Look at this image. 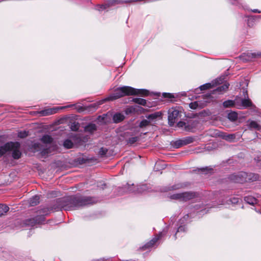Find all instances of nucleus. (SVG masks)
Instances as JSON below:
<instances>
[{
	"label": "nucleus",
	"mask_w": 261,
	"mask_h": 261,
	"mask_svg": "<svg viewBox=\"0 0 261 261\" xmlns=\"http://www.w3.org/2000/svg\"><path fill=\"white\" fill-rule=\"evenodd\" d=\"M93 197L75 195L64 199H58L57 202L60 208L66 211L74 210L80 206H83L95 203Z\"/></svg>",
	"instance_id": "f257e3e1"
},
{
	"label": "nucleus",
	"mask_w": 261,
	"mask_h": 261,
	"mask_svg": "<svg viewBox=\"0 0 261 261\" xmlns=\"http://www.w3.org/2000/svg\"><path fill=\"white\" fill-rule=\"evenodd\" d=\"M149 91L145 89H137L129 86H123L115 89L114 93L108 97V100H114L124 96L129 95L146 96L149 95Z\"/></svg>",
	"instance_id": "f03ea898"
},
{
	"label": "nucleus",
	"mask_w": 261,
	"mask_h": 261,
	"mask_svg": "<svg viewBox=\"0 0 261 261\" xmlns=\"http://www.w3.org/2000/svg\"><path fill=\"white\" fill-rule=\"evenodd\" d=\"M48 208H43L37 211L36 216L25 221V224L30 226H34L37 224H42L45 221V216L48 215Z\"/></svg>",
	"instance_id": "7ed1b4c3"
},
{
	"label": "nucleus",
	"mask_w": 261,
	"mask_h": 261,
	"mask_svg": "<svg viewBox=\"0 0 261 261\" xmlns=\"http://www.w3.org/2000/svg\"><path fill=\"white\" fill-rule=\"evenodd\" d=\"M259 176L254 173L248 174L244 172H241L237 174H232L230 176V179L234 182L243 183L247 181H255L258 180Z\"/></svg>",
	"instance_id": "20e7f679"
},
{
	"label": "nucleus",
	"mask_w": 261,
	"mask_h": 261,
	"mask_svg": "<svg viewBox=\"0 0 261 261\" xmlns=\"http://www.w3.org/2000/svg\"><path fill=\"white\" fill-rule=\"evenodd\" d=\"M180 113L179 107H173L168 110V119L170 126H172L174 125L179 117Z\"/></svg>",
	"instance_id": "39448f33"
},
{
	"label": "nucleus",
	"mask_w": 261,
	"mask_h": 261,
	"mask_svg": "<svg viewBox=\"0 0 261 261\" xmlns=\"http://www.w3.org/2000/svg\"><path fill=\"white\" fill-rule=\"evenodd\" d=\"M10 143L13 144L12 147H10L9 151L12 152V157L13 159L15 160H18L19 158H21V152L19 150L20 148V144L19 143L16 142H10Z\"/></svg>",
	"instance_id": "423d86ee"
},
{
	"label": "nucleus",
	"mask_w": 261,
	"mask_h": 261,
	"mask_svg": "<svg viewBox=\"0 0 261 261\" xmlns=\"http://www.w3.org/2000/svg\"><path fill=\"white\" fill-rule=\"evenodd\" d=\"M73 106V105H69V106H67L65 107L49 108V109H45L44 110H42V111H40L39 113L42 116H48V115H52V114L57 113V112L59 110L63 109L66 108L71 107Z\"/></svg>",
	"instance_id": "0eeeda50"
},
{
	"label": "nucleus",
	"mask_w": 261,
	"mask_h": 261,
	"mask_svg": "<svg viewBox=\"0 0 261 261\" xmlns=\"http://www.w3.org/2000/svg\"><path fill=\"white\" fill-rule=\"evenodd\" d=\"M261 57V53H244L240 56L241 59L244 62L252 61L253 59Z\"/></svg>",
	"instance_id": "6e6552de"
},
{
	"label": "nucleus",
	"mask_w": 261,
	"mask_h": 261,
	"mask_svg": "<svg viewBox=\"0 0 261 261\" xmlns=\"http://www.w3.org/2000/svg\"><path fill=\"white\" fill-rule=\"evenodd\" d=\"M224 80V77H220L213 81L211 83H206L200 87L201 90H205L213 88L215 86L221 84Z\"/></svg>",
	"instance_id": "1a4fd4ad"
},
{
	"label": "nucleus",
	"mask_w": 261,
	"mask_h": 261,
	"mask_svg": "<svg viewBox=\"0 0 261 261\" xmlns=\"http://www.w3.org/2000/svg\"><path fill=\"white\" fill-rule=\"evenodd\" d=\"M253 104L249 99H241V102L240 103L237 100V103L236 104V108L242 109L243 108H247L252 107Z\"/></svg>",
	"instance_id": "9d476101"
},
{
	"label": "nucleus",
	"mask_w": 261,
	"mask_h": 261,
	"mask_svg": "<svg viewBox=\"0 0 261 261\" xmlns=\"http://www.w3.org/2000/svg\"><path fill=\"white\" fill-rule=\"evenodd\" d=\"M196 193L193 192H186L181 193V201H187L195 198Z\"/></svg>",
	"instance_id": "9b49d317"
},
{
	"label": "nucleus",
	"mask_w": 261,
	"mask_h": 261,
	"mask_svg": "<svg viewBox=\"0 0 261 261\" xmlns=\"http://www.w3.org/2000/svg\"><path fill=\"white\" fill-rule=\"evenodd\" d=\"M13 144L8 142L4 144L3 146L0 147V158L4 155L6 152L9 151L10 147L12 146Z\"/></svg>",
	"instance_id": "f8f14e48"
},
{
	"label": "nucleus",
	"mask_w": 261,
	"mask_h": 261,
	"mask_svg": "<svg viewBox=\"0 0 261 261\" xmlns=\"http://www.w3.org/2000/svg\"><path fill=\"white\" fill-rule=\"evenodd\" d=\"M229 86V84L228 83H225L223 85L219 86L213 91L214 93H218L219 94H222L226 92L228 90Z\"/></svg>",
	"instance_id": "ddd939ff"
},
{
	"label": "nucleus",
	"mask_w": 261,
	"mask_h": 261,
	"mask_svg": "<svg viewBox=\"0 0 261 261\" xmlns=\"http://www.w3.org/2000/svg\"><path fill=\"white\" fill-rule=\"evenodd\" d=\"M237 103V99L234 100H227L223 102V106L224 108H230L234 107L236 108V104Z\"/></svg>",
	"instance_id": "4468645a"
},
{
	"label": "nucleus",
	"mask_w": 261,
	"mask_h": 261,
	"mask_svg": "<svg viewBox=\"0 0 261 261\" xmlns=\"http://www.w3.org/2000/svg\"><path fill=\"white\" fill-rule=\"evenodd\" d=\"M248 127L250 129L254 128L257 130H261V126L255 121H248Z\"/></svg>",
	"instance_id": "2eb2a0df"
},
{
	"label": "nucleus",
	"mask_w": 261,
	"mask_h": 261,
	"mask_svg": "<svg viewBox=\"0 0 261 261\" xmlns=\"http://www.w3.org/2000/svg\"><path fill=\"white\" fill-rule=\"evenodd\" d=\"M124 118V116L123 114L118 113L113 116V120L115 123H119L123 121Z\"/></svg>",
	"instance_id": "dca6fc26"
},
{
	"label": "nucleus",
	"mask_w": 261,
	"mask_h": 261,
	"mask_svg": "<svg viewBox=\"0 0 261 261\" xmlns=\"http://www.w3.org/2000/svg\"><path fill=\"white\" fill-rule=\"evenodd\" d=\"M40 197L38 195H35L31 198L29 200V203L31 206H35L39 203Z\"/></svg>",
	"instance_id": "f3484780"
},
{
	"label": "nucleus",
	"mask_w": 261,
	"mask_h": 261,
	"mask_svg": "<svg viewBox=\"0 0 261 261\" xmlns=\"http://www.w3.org/2000/svg\"><path fill=\"white\" fill-rule=\"evenodd\" d=\"M197 122L193 121L189 122L188 124L185 126V130L189 132H193V129L196 126Z\"/></svg>",
	"instance_id": "a211bd4d"
},
{
	"label": "nucleus",
	"mask_w": 261,
	"mask_h": 261,
	"mask_svg": "<svg viewBox=\"0 0 261 261\" xmlns=\"http://www.w3.org/2000/svg\"><path fill=\"white\" fill-rule=\"evenodd\" d=\"M220 136L223 139L229 141H231L236 138V135L234 134H226L222 133Z\"/></svg>",
	"instance_id": "6ab92c4d"
},
{
	"label": "nucleus",
	"mask_w": 261,
	"mask_h": 261,
	"mask_svg": "<svg viewBox=\"0 0 261 261\" xmlns=\"http://www.w3.org/2000/svg\"><path fill=\"white\" fill-rule=\"evenodd\" d=\"M96 130V125L95 124L90 123L85 127V130L90 133H93Z\"/></svg>",
	"instance_id": "aec40b11"
},
{
	"label": "nucleus",
	"mask_w": 261,
	"mask_h": 261,
	"mask_svg": "<svg viewBox=\"0 0 261 261\" xmlns=\"http://www.w3.org/2000/svg\"><path fill=\"white\" fill-rule=\"evenodd\" d=\"M9 210V207L7 205L0 204V217L5 215Z\"/></svg>",
	"instance_id": "412c9836"
},
{
	"label": "nucleus",
	"mask_w": 261,
	"mask_h": 261,
	"mask_svg": "<svg viewBox=\"0 0 261 261\" xmlns=\"http://www.w3.org/2000/svg\"><path fill=\"white\" fill-rule=\"evenodd\" d=\"M134 102L145 106L146 105L147 102L146 100L144 99L141 98H133L132 100Z\"/></svg>",
	"instance_id": "4be33fe9"
},
{
	"label": "nucleus",
	"mask_w": 261,
	"mask_h": 261,
	"mask_svg": "<svg viewBox=\"0 0 261 261\" xmlns=\"http://www.w3.org/2000/svg\"><path fill=\"white\" fill-rule=\"evenodd\" d=\"M162 233H159V234L156 235L153 238H152L150 241H149V244H150L152 247L155 245L158 240L162 237Z\"/></svg>",
	"instance_id": "5701e85b"
},
{
	"label": "nucleus",
	"mask_w": 261,
	"mask_h": 261,
	"mask_svg": "<svg viewBox=\"0 0 261 261\" xmlns=\"http://www.w3.org/2000/svg\"><path fill=\"white\" fill-rule=\"evenodd\" d=\"M161 115L162 113L160 112H157L148 115L146 117L150 120H153L156 119L157 118L161 117Z\"/></svg>",
	"instance_id": "b1692460"
},
{
	"label": "nucleus",
	"mask_w": 261,
	"mask_h": 261,
	"mask_svg": "<svg viewBox=\"0 0 261 261\" xmlns=\"http://www.w3.org/2000/svg\"><path fill=\"white\" fill-rule=\"evenodd\" d=\"M41 140L44 143L49 144L52 142L53 138L50 136L46 135L43 136Z\"/></svg>",
	"instance_id": "393cba45"
},
{
	"label": "nucleus",
	"mask_w": 261,
	"mask_h": 261,
	"mask_svg": "<svg viewBox=\"0 0 261 261\" xmlns=\"http://www.w3.org/2000/svg\"><path fill=\"white\" fill-rule=\"evenodd\" d=\"M228 118L232 121H236L238 118V114L236 112H232L228 114Z\"/></svg>",
	"instance_id": "a878e982"
},
{
	"label": "nucleus",
	"mask_w": 261,
	"mask_h": 261,
	"mask_svg": "<svg viewBox=\"0 0 261 261\" xmlns=\"http://www.w3.org/2000/svg\"><path fill=\"white\" fill-rule=\"evenodd\" d=\"M245 200L251 205H253L256 202V199L252 197H245Z\"/></svg>",
	"instance_id": "bb28decb"
},
{
	"label": "nucleus",
	"mask_w": 261,
	"mask_h": 261,
	"mask_svg": "<svg viewBox=\"0 0 261 261\" xmlns=\"http://www.w3.org/2000/svg\"><path fill=\"white\" fill-rule=\"evenodd\" d=\"M63 145L65 148L69 149L72 147L73 144L71 140L67 139L64 142Z\"/></svg>",
	"instance_id": "cd10ccee"
},
{
	"label": "nucleus",
	"mask_w": 261,
	"mask_h": 261,
	"mask_svg": "<svg viewBox=\"0 0 261 261\" xmlns=\"http://www.w3.org/2000/svg\"><path fill=\"white\" fill-rule=\"evenodd\" d=\"M169 198L172 199L177 200L181 201V193L171 195Z\"/></svg>",
	"instance_id": "c85d7f7f"
},
{
	"label": "nucleus",
	"mask_w": 261,
	"mask_h": 261,
	"mask_svg": "<svg viewBox=\"0 0 261 261\" xmlns=\"http://www.w3.org/2000/svg\"><path fill=\"white\" fill-rule=\"evenodd\" d=\"M194 141V139L192 137H186L183 140L184 144L186 145L190 144L192 143Z\"/></svg>",
	"instance_id": "c756f323"
},
{
	"label": "nucleus",
	"mask_w": 261,
	"mask_h": 261,
	"mask_svg": "<svg viewBox=\"0 0 261 261\" xmlns=\"http://www.w3.org/2000/svg\"><path fill=\"white\" fill-rule=\"evenodd\" d=\"M28 136V132L25 130L20 131L18 133V137L20 138H24Z\"/></svg>",
	"instance_id": "7c9ffc66"
},
{
	"label": "nucleus",
	"mask_w": 261,
	"mask_h": 261,
	"mask_svg": "<svg viewBox=\"0 0 261 261\" xmlns=\"http://www.w3.org/2000/svg\"><path fill=\"white\" fill-rule=\"evenodd\" d=\"M149 123H150L149 121H148L146 119H144L140 122L139 126H140V127H141V128L145 127V126L148 125L149 124Z\"/></svg>",
	"instance_id": "2f4dec72"
},
{
	"label": "nucleus",
	"mask_w": 261,
	"mask_h": 261,
	"mask_svg": "<svg viewBox=\"0 0 261 261\" xmlns=\"http://www.w3.org/2000/svg\"><path fill=\"white\" fill-rule=\"evenodd\" d=\"M108 152V149L104 147H101L98 152V154L101 157L105 156Z\"/></svg>",
	"instance_id": "473e14b6"
},
{
	"label": "nucleus",
	"mask_w": 261,
	"mask_h": 261,
	"mask_svg": "<svg viewBox=\"0 0 261 261\" xmlns=\"http://www.w3.org/2000/svg\"><path fill=\"white\" fill-rule=\"evenodd\" d=\"M125 112L126 114L133 113L135 112V108L133 106L129 107L126 109Z\"/></svg>",
	"instance_id": "72a5a7b5"
},
{
	"label": "nucleus",
	"mask_w": 261,
	"mask_h": 261,
	"mask_svg": "<svg viewBox=\"0 0 261 261\" xmlns=\"http://www.w3.org/2000/svg\"><path fill=\"white\" fill-rule=\"evenodd\" d=\"M174 146L176 148H179V147H181L182 145H185L184 144L183 140H177V141H175L174 142Z\"/></svg>",
	"instance_id": "f704fd0d"
},
{
	"label": "nucleus",
	"mask_w": 261,
	"mask_h": 261,
	"mask_svg": "<svg viewBox=\"0 0 261 261\" xmlns=\"http://www.w3.org/2000/svg\"><path fill=\"white\" fill-rule=\"evenodd\" d=\"M199 106L198 101L192 102L190 103L189 107L192 109H196Z\"/></svg>",
	"instance_id": "c9c22d12"
},
{
	"label": "nucleus",
	"mask_w": 261,
	"mask_h": 261,
	"mask_svg": "<svg viewBox=\"0 0 261 261\" xmlns=\"http://www.w3.org/2000/svg\"><path fill=\"white\" fill-rule=\"evenodd\" d=\"M138 140V137H132L130 138H129L127 142H128V143H129L130 144H133L135 143V142H136Z\"/></svg>",
	"instance_id": "e433bc0d"
},
{
	"label": "nucleus",
	"mask_w": 261,
	"mask_h": 261,
	"mask_svg": "<svg viewBox=\"0 0 261 261\" xmlns=\"http://www.w3.org/2000/svg\"><path fill=\"white\" fill-rule=\"evenodd\" d=\"M152 247L150 246V244H149V242L146 243L144 245H143L142 247L140 248V249L142 250H146L147 249H149L151 248Z\"/></svg>",
	"instance_id": "4c0bfd02"
},
{
	"label": "nucleus",
	"mask_w": 261,
	"mask_h": 261,
	"mask_svg": "<svg viewBox=\"0 0 261 261\" xmlns=\"http://www.w3.org/2000/svg\"><path fill=\"white\" fill-rule=\"evenodd\" d=\"M163 96L165 98H174V95L171 93H163Z\"/></svg>",
	"instance_id": "58836bf2"
},
{
	"label": "nucleus",
	"mask_w": 261,
	"mask_h": 261,
	"mask_svg": "<svg viewBox=\"0 0 261 261\" xmlns=\"http://www.w3.org/2000/svg\"><path fill=\"white\" fill-rule=\"evenodd\" d=\"M97 7H98L99 8H98V10H105L108 8L109 7V5L108 4H104L101 5H98Z\"/></svg>",
	"instance_id": "ea45409f"
},
{
	"label": "nucleus",
	"mask_w": 261,
	"mask_h": 261,
	"mask_svg": "<svg viewBox=\"0 0 261 261\" xmlns=\"http://www.w3.org/2000/svg\"><path fill=\"white\" fill-rule=\"evenodd\" d=\"M71 129L73 131H76L79 129V126L77 124H73L71 126Z\"/></svg>",
	"instance_id": "a19ab883"
},
{
	"label": "nucleus",
	"mask_w": 261,
	"mask_h": 261,
	"mask_svg": "<svg viewBox=\"0 0 261 261\" xmlns=\"http://www.w3.org/2000/svg\"><path fill=\"white\" fill-rule=\"evenodd\" d=\"M239 198L236 197H233L230 199V202L232 203H237L239 202Z\"/></svg>",
	"instance_id": "79ce46f5"
},
{
	"label": "nucleus",
	"mask_w": 261,
	"mask_h": 261,
	"mask_svg": "<svg viewBox=\"0 0 261 261\" xmlns=\"http://www.w3.org/2000/svg\"><path fill=\"white\" fill-rule=\"evenodd\" d=\"M177 125L178 127H182L184 126L185 127V126L186 125V124L185 122H182V121H179L177 123Z\"/></svg>",
	"instance_id": "37998d69"
},
{
	"label": "nucleus",
	"mask_w": 261,
	"mask_h": 261,
	"mask_svg": "<svg viewBox=\"0 0 261 261\" xmlns=\"http://www.w3.org/2000/svg\"><path fill=\"white\" fill-rule=\"evenodd\" d=\"M211 169H212L209 168H208V167H205V168H201V169H200L199 170H200L201 172H205V173H206V172H207V171H209V170H211Z\"/></svg>",
	"instance_id": "c03bdc74"
},
{
	"label": "nucleus",
	"mask_w": 261,
	"mask_h": 261,
	"mask_svg": "<svg viewBox=\"0 0 261 261\" xmlns=\"http://www.w3.org/2000/svg\"><path fill=\"white\" fill-rule=\"evenodd\" d=\"M252 11L255 13H260V11H258L257 9H254Z\"/></svg>",
	"instance_id": "a18cd8bd"
},
{
	"label": "nucleus",
	"mask_w": 261,
	"mask_h": 261,
	"mask_svg": "<svg viewBox=\"0 0 261 261\" xmlns=\"http://www.w3.org/2000/svg\"><path fill=\"white\" fill-rule=\"evenodd\" d=\"M100 261H104V259H100Z\"/></svg>",
	"instance_id": "49530a36"
},
{
	"label": "nucleus",
	"mask_w": 261,
	"mask_h": 261,
	"mask_svg": "<svg viewBox=\"0 0 261 261\" xmlns=\"http://www.w3.org/2000/svg\"><path fill=\"white\" fill-rule=\"evenodd\" d=\"M180 227H179V228H178L177 231H179V230L180 229Z\"/></svg>",
	"instance_id": "de8ad7c7"
},
{
	"label": "nucleus",
	"mask_w": 261,
	"mask_h": 261,
	"mask_svg": "<svg viewBox=\"0 0 261 261\" xmlns=\"http://www.w3.org/2000/svg\"><path fill=\"white\" fill-rule=\"evenodd\" d=\"M178 188H179L178 187ZM174 189H177V188H174Z\"/></svg>",
	"instance_id": "09e8293b"
},
{
	"label": "nucleus",
	"mask_w": 261,
	"mask_h": 261,
	"mask_svg": "<svg viewBox=\"0 0 261 261\" xmlns=\"http://www.w3.org/2000/svg\"><path fill=\"white\" fill-rule=\"evenodd\" d=\"M1 1H2L1 0H0Z\"/></svg>",
	"instance_id": "8fccbe9b"
}]
</instances>
